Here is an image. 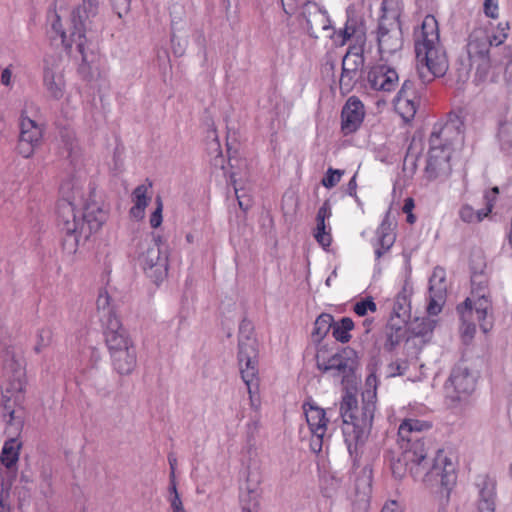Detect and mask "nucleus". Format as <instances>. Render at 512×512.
<instances>
[{
    "label": "nucleus",
    "mask_w": 512,
    "mask_h": 512,
    "mask_svg": "<svg viewBox=\"0 0 512 512\" xmlns=\"http://www.w3.org/2000/svg\"><path fill=\"white\" fill-rule=\"evenodd\" d=\"M402 448L401 457L391 464L394 477L401 479L408 469L415 479L423 474V482L429 486L439 484L441 494L448 500L457 479L452 461L442 450H438L429 467L426 446L418 438H408V447L402 445Z\"/></svg>",
    "instance_id": "obj_1"
},
{
    "label": "nucleus",
    "mask_w": 512,
    "mask_h": 512,
    "mask_svg": "<svg viewBox=\"0 0 512 512\" xmlns=\"http://www.w3.org/2000/svg\"><path fill=\"white\" fill-rule=\"evenodd\" d=\"M102 309V334L113 369L119 375H130L137 366L135 345L122 325L112 296L105 291L98 295V310Z\"/></svg>",
    "instance_id": "obj_2"
},
{
    "label": "nucleus",
    "mask_w": 512,
    "mask_h": 512,
    "mask_svg": "<svg viewBox=\"0 0 512 512\" xmlns=\"http://www.w3.org/2000/svg\"><path fill=\"white\" fill-rule=\"evenodd\" d=\"M418 74L423 83L442 77L448 70V59L439 42L438 23L434 16L427 15L421 25V33L415 41Z\"/></svg>",
    "instance_id": "obj_3"
},
{
    "label": "nucleus",
    "mask_w": 512,
    "mask_h": 512,
    "mask_svg": "<svg viewBox=\"0 0 512 512\" xmlns=\"http://www.w3.org/2000/svg\"><path fill=\"white\" fill-rule=\"evenodd\" d=\"M369 397L368 400L363 397L360 408L355 395L346 393L342 398L340 414L343 419V435L350 453L353 447L356 449L358 445H362L371 432L376 410L373 400L375 394H369Z\"/></svg>",
    "instance_id": "obj_4"
},
{
    "label": "nucleus",
    "mask_w": 512,
    "mask_h": 512,
    "mask_svg": "<svg viewBox=\"0 0 512 512\" xmlns=\"http://www.w3.org/2000/svg\"><path fill=\"white\" fill-rule=\"evenodd\" d=\"M96 16L94 0H83V4L75 8L71 13L70 37L77 45L82 55V62L78 72L83 79L91 81L92 64L94 63L93 50V19Z\"/></svg>",
    "instance_id": "obj_5"
},
{
    "label": "nucleus",
    "mask_w": 512,
    "mask_h": 512,
    "mask_svg": "<svg viewBox=\"0 0 512 512\" xmlns=\"http://www.w3.org/2000/svg\"><path fill=\"white\" fill-rule=\"evenodd\" d=\"M455 125L447 122L444 125L435 124L429 138L430 148L428 151L425 175L428 180H435L440 177H447L451 173V147L448 135L454 130Z\"/></svg>",
    "instance_id": "obj_6"
},
{
    "label": "nucleus",
    "mask_w": 512,
    "mask_h": 512,
    "mask_svg": "<svg viewBox=\"0 0 512 512\" xmlns=\"http://www.w3.org/2000/svg\"><path fill=\"white\" fill-rule=\"evenodd\" d=\"M252 333L251 322L244 319L239 326L238 363L250 395L257 392L259 387L258 345Z\"/></svg>",
    "instance_id": "obj_7"
},
{
    "label": "nucleus",
    "mask_w": 512,
    "mask_h": 512,
    "mask_svg": "<svg viewBox=\"0 0 512 512\" xmlns=\"http://www.w3.org/2000/svg\"><path fill=\"white\" fill-rule=\"evenodd\" d=\"M344 39H353L354 44L350 45L343 57L342 74L340 77L341 89L349 90L356 82L359 72L364 66V45L366 42L365 32L361 28L351 27L346 24Z\"/></svg>",
    "instance_id": "obj_8"
},
{
    "label": "nucleus",
    "mask_w": 512,
    "mask_h": 512,
    "mask_svg": "<svg viewBox=\"0 0 512 512\" xmlns=\"http://www.w3.org/2000/svg\"><path fill=\"white\" fill-rule=\"evenodd\" d=\"M96 215L90 205L85 207L82 216L81 225L76 232H65L63 239V249L69 253H75L80 244L87 246L88 249L94 248L96 243L95 236Z\"/></svg>",
    "instance_id": "obj_9"
},
{
    "label": "nucleus",
    "mask_w": 512,
    "mask_h": 512,
    "mask_svg": "<svg viewBox=\"0 0 512 512\" xmlns=\"http://www.w3.org/2000/svg\"><path fill=\"white\" fill-rule=\"evenodd\" d=\"M475 387L476 376L465 363H459L452 369L445 390L447 398L457 403L472 394Z\"/></svg>",
    "instance_id": "obj_10"
},
{
    "label": "nucleus",
    "mask_w": 512,
    "mask_h": 512,
    "mask_svg": "<svg viewBox=\"0 0 512 512\" xmlns=\"http://www.w3.org/2000/svg\"><path fill=\"white\" fill-rule=\"evenodd\" d=\"M140 262L146 274L154 282L162 281L168 271V256L162 248V239L160 236L153 238V243L148 246L146 251L140 256Z\"/></svg>",
    "instance_id": "obj_11"
},
{
    "label": "nucleus",
    "mask_w": 512,
    "mask_h": 512,
    "mask_svg": "<svg viewBox=\"0 0 512 512\" xmlns=\"http://www.w3.org/2000/svg\"><path fill=\"white\" fill-rule=\"evenodd\" d=\"M324 354L325 352L321 350L316 354V364L319 370L323 372H333L334 376H339L343 379L353 372V350L346 348L328 358H326Z\"/></svg>",
    "instance_id": "obj_12"
},
{
    "label": "nucleus",
    "mask_w": 512,
    "mask_h": 512,
    "mask_svg": "<svg viewBox=\"0 0 512 512\" xmlns=\"http://www.w3.org/2000/svg\"><path fill=\"white\" fill-rule=\"evenodd\" d=\"M72 184L65 182L60 187L61 198L57 202V221L58 226L64 232H76L81 222L77 220L74 207V196L70 195Z\"/></svg>",
    "instance_id": "obj_13"
},
{
    "label": "nucleus",
    "mask_w": 512,
    "mask_h": 512,
    "mask_svg": "<svg viewBox=\"0 0 512 512\" xmlns=\"http://www.w3.org/2000/svg\"><path fill=\"white\" fill-rule=\"evenodd\" d=\"M4 375L7 378L3 394L20 396L25 386V369L23 359L7 351L4 360Z\"/></svg>",
    "instance_id": "obj_14"
},
{
    "label": "nucleus",
    "mask_w": 512,
    "mask_h": 512,
    "mask_svg": "<svg viewBox=\"0 0 512 512\" xmlns=\"http://www.w3.org/2000/svg\"><path fill=\"white\" fill-rule=\"evenodd\" d=\"M43 84L49 97L59 100L65 93L64 69L59 57L45 59L43 71Z\"/></svg>",
    "instance_id": "obj_15"
},
{
    "label": "nucleus",
    "mask_w": 512,
    "mask_h": 512,
    "mask_svg": "<svg viewBox=\"0 0 512 512\" xmlns=\"http://www.w3.org/2000/svg\"><path fill=\"white\" fill-rule=\"evenodd\" d=\"M300 16L306 23L307 32L313 38H319L322 32L332 30L327 12L315 2L303 3Z\"/></svg>",
    "instance_id": "obj_16"
},
{
    "label": "nucleus",
    "mask_w": 512,
    "mask_h": 512,
    "mask_svg": "<svg viewBox=\"0 0 512 512\" xmlns=\"http://www.w3.org/2000/svg\"><path fill=\"white\" fill-rule=\"evenodd\" d=\"M491 46H493V41L490 35L482 30L474 31L469 36L467 44L471 65L477 64L478 69H488L490 65L488 53Z\"/></svg>",
    "instance_id": "obj_17"
},
{
    "label": "nucleus",
    "mask_w": 512,
    "mask_h": 512,
    "mask_svg": "<svg viewBox=\"0 0 512 512\" xmlns=\"http://www.w3.org/2000/svg\"><path fill=\"white\" fill-rule=\"evenodd\" d=\"M42 140V128L30 118L22 117L17 152L24 158L32 156Z\"/></svg>",
    "instance_id": "obj_18"
},
{
    "label": "nucleus",
    "mask_w": 512,
    "mask_h": 512,
    "mask_svg": "<svg viewBox=\"0 0 512 512\" xmlns=\"http://www.w3.org/2000/svg\"><path fill=\"white\" fill-rule=\"evenodd\" d=\"M261 476L257 469H249L240 491L242 512H259Z\"/></svg>",
    "instance_id": "obj_19"
},
{
    "label": "nucleus",
    "mask_w": 512,
    "mask_h": 512,
    "mask_svg": "<svg viewBox=\"0 0 512 512\" xmlns=\"http://www.w3.org/2000/svg\"><path fill=\"white\" fill-rule=\"evenodd\" d=\"M367 81L371 89L389 93L395 91L399 85L397 71L385 64L371 67L367 74Z\"/></svg>",
    "instance_id": "obj_20"
},
{
    "label": "nucleus",
    "mask_w": 512,
    "mask_h": 512,
    "mask_svg": "<svg viewBox=\"0 0 512 512\" xmlns=\"http://www.w3.org/2000/svg\"><path fill=\"white\" fill-rule=\"evenodd\" d=\"M446 277L442 268H435L429 279V304L427 312L429 315H437L441 312L446 300Z\"/></svg>",
    "instance_id": "obj_21"
},
{
    "label": "nucleus",
    "mask_w": 512,
    "mask_h": 512,
    "mask_svg": "<svg viewBox=\"0 0 512 512\" xmlns=\"http://www.w3.org/2000/svg\"><path fill=\"white\" fill-rule=\"evenodd\" d=\"M378 48L381 55L393 54L403 45L402 31L397 23H390L389 27L380 22L378 26Z\"/></svg>",
    "instance_id": "obj_22"
},
{
    "label": "nucleus",
    "mask_w": 512,
    "mask_h": 512,
    "mask_svg": "<svg viewBox=\"0 0 512 512\" xmlns=\"http://www.w3.org/2000/svg\"><path fill=\"white\" fill-rule=\"evenodd\" d=\"M20 396H11V394H3V412L2 419L5 423V433L9 438H16L23 428L22 414L15 410L14 404Z\"/></svg>",
    "instance_id": "obj_23"
},
{
    "label": "nucleus",
    "mask_w": 512,
    "mask_h": 512,
    "mask_svg": "<svg viewBox=\"0 0 512 512\" xmlns=\"http://www.w3.org/2000/svg\"><path fill=\"white\" fill-rule=\"evenodd\" d=\"M364 105L356 97H350L342 108L341 127L345 134L355 132L364 119Z\"/></svg>",
    "instance_id": "obj_24"
},
{
    "label": "nucleus",
    "mask_w": 512,
    "mask_h": 512,
    "mask_svg": "<svg viewBox=\"0 0 512 512\" xmlns=\"http://www.w3.org/2000/svg\"><path fill=\"white\" fill-rule=\"evenodd\" d=\"M405 326L406 320L404 318L390 316L384 330V349L386 351H393L401 343L406 332Z\"/></svg>",
    "instance_id": "obj_25"
},
{
    "label": "nucleus",
    "mask_w": 512,
    "mask_h": 512,
    "mask_svg": "<svg viewBox=\"0 0 512 512\" xmlns=\"http://www.w3.org/2000/svg\"><path fill=\"white\" fill-rule=\"evenodd\" d=\"M303 409L311 434L325 435L328 423L325 410L310 403H305Z\"/></svg>",
    "instance_id": "obj_26"
},
{
    "label": "nucleus",
    "mask_w": 512,
    "mask_h": 512,
    "mask_svg": "<svg viewBox=\"0 0 512 512\" xmlns=\"http://www.w3.org/2000/svg\"><path fill=\"white\" fill-rule=\"evenodd\" d=\"M378 245L375 254L377 258H380L385 252H387L394 244L396 235L393 232V223L389 218V212L386 214L381 225L377 229Z\"/></svg>",
    "instance_id": "obj_27"
},
{
    "label": "nucleus",
    "mask_w": 512,
    "mask_h": 512,
    "mask_svg": "<svg viewBox=\"0 0 512 512\" xmlns=\"http://www.w3.org/2000/svg\"><path fill=\"white\" fill-rule=\"evenodd\" d=\"M457 312L462 321L461 333L464 342L470 341L476 331L475 324L472 322L474 311L471 305V300L467 298L462 304L457 306Z\"/></svg>",
    "instance_id": "obj_28"
},
{
    "label": "nucleus",
    "mask_w": 512,
    "mask_h": 512,
    "mask_svg": "<svg viewBox=\"0 0 512 512\" xmlns=\"http://www.w3.org/2000/svg\"><path fill=\"white\" fill-rule=\"evenodd\" d=\"M430 425L428 423L422 422L416 419H408L405 420L400 426L398 430V434L401 437L402 441H406L404 446L408 447V438H418L421 442L425 444V442L419 437V432L424 429H429Z\"/></svg>",
    "instance_id": "obj_29"
},
{
    "label": "nucleus",
    "mask_w": 512,
    "mask_h": 512,
    "mask_svg": "<svg viewBox=\"0 0 512 512\" xmlns=\"http://www.w3.org/2000/svg\"><path fill=\"white\" fill-rule=\"evenodd\" d=\"M20 444L16 438H9L2 448L0 462L8 469L12 468L19 459Z\"/></svg>",
    "instance_id": "obj_30"
},
{
    "label": "nucleus",
    "mask_w": 512,
    "mask_h": 512,
    "mask_svg": "<svg viewBox=\"0 0 512 512\" xmlns=\"http://www.w3.org/2000/svg\"><path fill=\"white\" fill-rule=\"evenodd\" d=\"M477 298L475 302V314L477 315V319L479 321L480 327L483 330L484 333H487L491 328V323H486L485 319L487 317V312L490 307V303L487 299V294L481 293L480 291L476 290V296Z\"/></svg>",
    "instance_id": "obj_31"
},
{
    "label": "nucleus",
    "mask_w": 512,
    "mask_h": 512,
    "mask_svg": "<svg viewBox=\"0 0 512 512\" xmlns=\"http://www.w3.org/2000/svg\"><path fill=\"white\" fill-rule=\"evenodd\" d=\"M354 328V322L349 317H343L338 322L332 323V335L341 342L346 343L351 339L350 331Z\"/></svg>",
    "instance_id": "obj_32"
},
{
    "label": "nucleus",
    "mask_w": 512,
    "mask_h": 512,
    "mask_svg": "<svg viewBox=\"0 0 512 512\" xmlns=\"http://www.w3.org/2000/svg\"><path fill=\"white\" fill-rule=\"evenodd\" d=\"M49 20L51 22V32L55 33V35L61 39L64 48L69 51L74 41H72L70 35L68 36L66 30L63 28L60 15L54 11L50 14Z\"/></svg>",
    "instance_id": "obj_33"
},
{
    "label": "nucleus",
    "mask_w": 512,
    "mask_h": 512,
    "mask_svg": "<svg viewBox=\"0 0 512 512\" xmlns=\"http://www.w3.org/2000/svg\"><path fill=\"white\" fill-rule=\"evenodd\" d=\"M395 105L398 111L400 112L401 116L404 120L409 121L412 119L418 108V99L417 97H410V98H403V97H396L395 98Z\"/></svg>",
    "instance_id": "obj_34"
},
{
    "label": "nucleus",
    "mask_w": 512,
    "mask_h": 512,
    "mask_svg": "<svg viewBox=\"0 0 512 512\" xmlns=\"http://www.w3.org/2000/svg\"><path fill=\"white\" fill-rule=\"evenodd\" d=\"M333 317L330 314L323 313L317 317L314 323L312 336L314 341H321L332 329Z\"/></svg>",
    "instance_id": "obj_35"
},
{
    "label": "nucleus",
    "mask_w": 512,
    "mask_h": 512,
    "mask_svg": "<svg viewBox=\"0 0 512 512\" xmlns=\"http://www.w3.org/2000/svg\"><path fill=\"white\" fill-rule=\"evenodd\" d=\"M478 486L480 487V501L484 502H495V496H496V482L495 480L485 476L481 479V481L478 483Z\"/></svg>",
    "instance_id": "obj_36"
},
{
    "label": "nucleus",
    "mask_w": 512,
    "mask_h": 512,
    "mask_svg": "<svg viewBox=\"0 0 512 512\" xmlns=\"http://www.w3.org/2000/svg\"><path fill=\"white\" fill-rule=\"evenodd\" d=\"M362 475L356 479L355 489L356 492L367 497L371 491L372 483V470L366 466L361 471Z\"/></svg>",
    "instance_id": "obj_37"
},
{
    "label": "nucleus",
    "mask_w": 512,
    "mask_h": 512,
    "mask_svg": "<svg viewBox=\"0 0 512 512\" xmlns=\"http://www.w3.org/2000/svg\"><path fill=\"white\" fill-rule=\"evenodd\" d=\"M170 15H171V29H172L171 43L174 44L175 38H176V33H177V31H180V29L177 27V25L182 23L183 18H184L183 7L179 4H173L171 6Z\"/></svg>",
    "instance_id": "obj_38"
},
{
    "label": "nucleus",
    "mask_w": 512,
    "mask_h": 512,
    "mask_svg": "<svg viewBox=\"0 0 512 512\" xmlns=\"http://www.w3.org/2000/svg\"><path fill=\"white\" fill-rule=\"evenodd\" d=\"M52 340V331L49 328H41L37 331L34 351L39 354L46 349Z\"/></svg>",
    "instance_id": "obj_39"
},
{
    "label": "nucleus",
    "mask_w": 512,
    "mask_h": 512,
    "mask_svg": "<svg viewBox=\"0 0 512 512\" xmlns=\"http://www.w3.org/2000/svg\"><path fill=\"white\" fill-rule=\"evenodd\" d=\"M231 181H232V184H233V187H234V191H235V195H236L239 207L243 211H247L251 207V205H252V200H251L250 196L247 195L243 191V188H239L237 186V180L235 179V175L234 174L231 175Z\"/></svg>",
    "instance_id": "obj_40"
},
{
    "label": "nucleus",
    "mask_w": 512,
    "mask_h": 512,
    "mask_svg": "<svg viewBox=\"0 0 512 512\" xmlns=\"http://www.w3.org/2000/svg\"><path fill=\"white\" fill-rule=\"evenodd\" d=\"M343 174V170L329 168L321 181L322 185L326 188H332L336 186Z\"/></svg>",
    "instance_id": "obj_41"
},
{
    "label": "nucleus",
    "mask_w": 512,
    "mask_h": 512,
    "mask_svg": "<svg viewBox=\"0 0 512 512\" xmlns=\"http://www.w3.org/2000/svg\"><path fill=\"white\" fill-rule=\"evenodd\" d=\"M316 222H317V226H316V232H315L314 236H315L317 242L322 247H328L331 244V236L328 232H326L325 222H322V221H316Z\"/></svg>",
    "instance_id": "obj_42"
},
{
    "label": "nucleus",
    "mask_w": 512,
    "mask_h": 512,
    "mask_svg": "<svg viewBox=\"0 0 512 512\" xmlns=\"http://www.w3.org/2000/svg\"><path fill=\"white\" fill-rule=\"evenodd\" d=\"M147 191L148 187L145 185H139L134 189L132 193L134 205H139L144 208L148 206L150 199L146 195Z\"/></svg>",
    "instance_id": "obj_43"
},
{
    "label": "nucleus",
    "mask_w": 512,
    "mask_h": 512,
    "mask_svg": "<svg viewBox=\"0 0 512 512\" xmlns=\"http://www.w3.org/2000/svg\"><path fill=\"white\" fill-rule=\"evenodd\" d=\"M9 486L3 479L0 480V512H10Z\"/></svg>",
    "instance_id": "obj_44"
},
{
    "label": "nucleus",
    "mask_w": 512,
    "mask_h": 512,
    "mask_svg": "<svg viewBox=\"0 0 512 512\" xmlns=\"http://www.w3.org/2000/svg\"><path fill=\"white\" fill-rule=\"evenodd\" d=\"M406 304H407L406 296L399 294L397 296L396 300H395L394 305H393L391 316L401 317V318H404L406 320L407 316H408L407 315V309L405 307Z\"/></svg>",
    "instance_id": "obj_45"
},
{
    "label": "nucleus",
    "mask_w": 512,
    "mask_h": 512,
    "mask_svg": "<svg viewBox=\"0 0 512 512\" xmlns=\"http://www.w3.org/2000/svg\"><path fill=\"white\" fill-rule=\"evenodd\" d=\"M368 310L371 312H375L377 310V306L372 298H366L354 305V312L359 316H365Z\"/></svg>",
    "instance_id": "obj_46"
},
{
    "label": "nucleus",
    "mask_w": 512,
    "mask_h": 512,
    "mask_svg": "<svg viewBox=\"0 0 512 512\" xmlns=\"http://www.w3.org/2000/svg\"><path fill=\"white\" fill-rule=\"evenodd\" d=\"M500 141L507 148L512 146V126L508 124H501L498 132Z\"/></svg>",
    "instance_id": "obj_47"
},
{
    "label": "nucleus",
    "mask_w": 512,
    "mask_h": 512,
    "mask_svg": "<svg viewBox=\"0 0 512 512\" xmlns=\"http://www.w3.org/2000/svg\"><path fill=\"white\" fill-rule=\"evenodd\" d=\"M408 368V362L406 360H396L388 365L389 376H400Z\"/></svg>",
    "instance_id": "obj_48"
},
{
    "label": "nucleus",
    "mask_w": 512,
    "mask_h": 512,
    "mask_svg": "<svg viewBox=\"0 0 512 512\" xmlns=\"http://www.w3.org/2000/svg\"><path fill=\"white\" fill-rule=\"evenodd\" d=\"M112 7L119 18L130 11L131 0H111Z\"/></svg>",
    "instance_id": "obj_49"
},
{
    "label": "nucleus",
    "mask_w": 512,
    "mask_h": 512,
    "mask_svg": "<svg viewBox=\"0 0 512 512\" xmlns=\"http://www.w3.org/2000/svg\"><path fill=\"white\" fill-rule=\"evenodd\" d=\"M156 204H157V207L150 217V224H151V227H153V228L159 227L162 223L163 204H162V200L160 197L156 198Z\"/></svg>",
    "instance_id": "obj_50"
},
{
    "label": "nucleus",
    "mask_w": 512,
    "mask_h": 512,
    "mask_svg": "<svg viewBox=\"0 0 512 512\" xmlns=\"http://www.w3.org/2000/svg\"><path fill=\"white\" fill-rule=\"evenodd\" d=\"M499 194V188L497 186L492 187L484 192L485 205L488 207V212H492L497 196Z\"/></svg>",
    "instance_id": "obj_51"
},
{
    "label": "nucleus",
    "mask_w": 512,
    "mask_h": 512,
    "mask_svg": "<svg viewBox=\"0 0 512 512\" xmlns=\"http://www.w3.org/2000/svg\"><path fill=\"white\" fill-rule=\"evenodd\" d=\"M396 97H403V98L416 97L414 83L410 80H405L401 86V89L398 91Z\"/></svg>",
    "instance_id": "obj_52"
},
{
    "label": "nucleus",
    "mask_w": 512,
    "mask_h": 512,
    "mask_svg": "<svg viewBox=\"0 0 512 512\" xmlns=\"http://www.w3.org/2000/svg\"><path fill=\"white\" fill-rule=\"evenodd\" d=\"M460 218L466 223L475 222V210L470 205H464L459 211Z\"/></svg>",
    "instance_id": "obj_53"
},
{
    "label": "nucleus",
    "mask_w": 512,
    "mask_h": 512,
    "mask_svg": "<svg viewBox=\"0 0 512 512\" xmlns=\"http://www.w3.org/2000/svg\"><path fill=\"white\" fill-rule=\"evenodd\" d=\"M484 12L486 16L490 18H496L498 16V4L497 0H485L484 1Z\"/></svg>",
    "instance_id": "obj_54"
},
{
    "label": "nucleus",
    "mask_w": 512,
    "mask_h": 512,
    "mask_svg": "<svg viewBox=\"0 0 512 512\" xmlns=\"http://www.w3.org/2000/svg\"><path fill=\"white\" fill-rule=\"evenodd\" d=\"M331 215V208L328 201H325L319 208L316 216V221L325 222V219Z\"/></svg>",
    "instance_id": "obj_55"
},
{
    "label": "nucleus",
    "mask_w": 512,
    "mask_h": 512,
    "mask_svg": "<svg viewBox=\"0 0 512 512\" xmlns=\"http://www.w3.org/2000/svg\"><path fill=\"white\" fill-rule=\"evenodd\" d=\"M172 512H186L179 494L173 495L170 499Z\"/></svg>",
    "instance_id": "obj_56"
},
{
    "label": "nucleus",
    "mask_w": 512,
    "mask_h": 512,
    "mask_svg": "<svg viewBox=\"0 0 512 512\" xmlns=\"http://www.w3.org/2000/svg\"><path fill=\"white\" fill-rule=\"evenodd\" d=\"M325 435H313L310 442L311 450L315 453H319L322 450L323 438Z\"/></svg>",
    "instance_id": "obj_57"
},
{
    "label": "nucleus",
    "mask_w": 512,
    "mask_h": 512,
    "mask_svg": "<svg viewBox=\"0 0 512 512\" xmlns=\"http://www.w3.org/2000/svg\"><path fill=\"white\" fill-rule=\"evenodd\" d=\"M476 290L480 291L481 293H486L487 285L486 281L480 279L477 281V277L472 278V294L473 296H476Z\"/></svg>",
    "instance_id": "obj_58"
},
{
    "label": "nucleus",
    "mask_w": 512,
    "mask_h": 512,
    "mask_svg": "<svg viewBox=\"0 0 512 512\" xmlns=\"http://www.w3.org/2000/svg\"><path fill=\"white\" fill-rule=\"evenodd\" d=\"M130 215L133 218L140 220L145 215V208L139 205H133V207L130 209Z\"/></svg>",
    "instance_id": "obj_59"
},
{
    "label": "nucleus",
    "mask_w": 512,
    "mask_h": 512,
    "mask_svg": "<svg viewBox=\"0 0 512 512\" xmlns=\"http://www.w3.org/2000/svg\"><path fill=\"white\" fill-rule=\"evenodd\" d=\"M479 512H495V502H484L480 501L478 503Z\"/></svg>",
    "instance_id": "obj_60"
},
{
    "label": "nucleus",
    "mask_w": 512,
    "mask_h": 512,
    "mask_svg": "<svg viewBox=\"0 0 512 512\" xmlns=\"http://www.w3.org/2000/svg\"><path fill=\"white\" fill-rule=\"evenodd\" d=\"M12 71L9 67L5 68L1 73V83L4 86L11 85Z\"/></svg>",
    "instance_id": "obj_61"
},
{
    "label": "nucleus",
    "mask_w": 512,
    "mask_h": 512,
    "mask_svg": "<svg viewBox=\"0 0 512 512\" xmlns=\"http://www.w3.org/2000/svg\"><path fill=\"white\" fill-rule=\"evenodd\" d=\"M282 5L284 8V11L287 14H293L296 8V4L294 3V0H282Z\"/></svg>",
    "instance_id": "obj_62"
},
{
    "label": "nucleus",
    "mask_w": 512,
    "mask_h": 512,
    "mask_svg": "<svg viewBox=\"0 0 512 512\" xmlns=\"http://www.w3.org/2000/svg\"><path fill=\"white\" fill-rule=\"evenodd\" d=\"M490 213L491 212H488V207L487 206L485 207V209H480L478 211H475V222H477V223L481 222Z\"/></svg>",
    "instance_id": "obj_63"
},
{
    "label": "nucleus",
    "mask_w": 512,
    "mask_h": 512,
    "mask_svg": "<svg viewBox=\"0 0 512 512\" xmlns=\"http://www.w3.org/2000/svg\"><path fill=\"white\" fill-rule=\"evenodd\" d=\"M356 188H357L356 176H353L352 179L349 181V183L347 185V192H348V194L351 195V196L356 195Z\"/></svg>",
    "instance_id": "obj_64"
}]
</instances>
